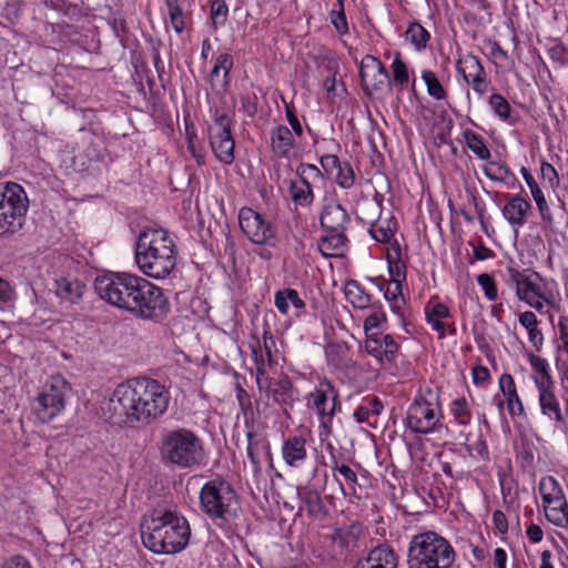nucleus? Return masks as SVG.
<instances>
[{
    "instance_id": "nucleus-1",
    "label": "nucleus",
    "mask_w": 568,
    "mask_h": 568,
    "mask_svg": "<svg viewBox=\"0 0 568 568\" xmlns=\"http://www.w3.org/2000/svg\"><path fill=\"white\" fill-rule=\"evenodd\" d=\"M169 402L170 393L159 381L136 377L119 384L102 410L113 425L139 428L162 416Z\"/></svg>"
},
{
    "instance_id": "nucleus-2",
    "label": "nucleus",
    "mask_w": 568,
    "mask_h": 568,
    "mask_svg": "<svg viewBox=\"0 0 568 568\" xmlns=\"http://www.w3.org/2000/svg\"><path fill=\"white\" fill-rule=\"evenodd\" d=\"M191 537L186 518L175 510H154L141 524V538L145 548L159 555H175L184 550Z\"/></svg>"
},
{
    "instance_id": "nucleus-3",
    "label": "nucleus",
    "mask_w": 568,
    "mask_h": 568,
    "mask_svg": "<svg viewBox=\"0 0 568 568\" xmlns=\"http://www.w3.org/2000/svg\"><path fill=\"white\" fill-rule=\"evenodd\" d=\"M134 258L139 270L148 277L161 280L176 266V244L162 227H144L136 240Z\"/></svg>"
},
{
    "instance_id": "nucleus-4",
    "label": "nucleus",
    "mask_w": 568,
    "mask_h": 568,
    "mask_svg": "<svg viewBox=\"0 0 568 568\" xmlns=\"http://www.w3.org/2000/svg\"><path fill=\"white\" fill-rule=\"evenodd\" d=\"M199 498L201 510L222 529H232L240 518V497L233 485L221 475L214 476L202 486Z\"/></svg>"
},
{
    "instance_id": "nucleus-5",
    "label": "nucleus",
    "mask_w": 568,
    "mask_h": 568,
    "mask_svg": "<svg viewBox=\"0 0 568 568\" xmlns=\"http://www.w3.org/2000/svg\"><path fill=\"white\" fill-rule=\"evenodd\" d=\"M160 458L164 465L179 469H194L204 459V448L200 437L191 429L165 430L159 442Z\"/></svg>"
},
{
    "instance_id": "nucleus-6",
    "label": "nucleus",
    "mask_w": 568,
    "mask_h": 568,
    "mask_svg": "<svg viewBox=\"0 0 568 568\" xmlns=\"http://www.w3.org/2000/svg\"><path fill=\"white\" fill-rule=\"evenodd\" d=\"M456 551L449 540L435 530H425L410 538L408 568H453Z\"/></svg>"
},
{
    "instance_id": "nucleus-7",
    "label": "nucleus",
    "mask_w": 568,
    "mask_h": 568,
    "mask_svg": "<svg viewBox=\"0 0 568 568\" xmlns=\"http://www.w3.org/2000/svg\"><path fill=\"white\" fill-rule=\"evenodd\" d=\"M146 283V278L135 274L109 272L95 277L94 291L101 300L133 315Z\"/></svg>"
},
{
    "instance_id": "nucleus-8",
    "label": "nucleus",
    "mask_w": 568,
    "mask_h": 568,
    "mask_svg": "<svg viewBox=\"0 0 568 568\" xmlns=\"http://www.w3.org/2000/svg\"><path fill=\"white\" fill-rule=\"evenodd\" d=\"M506 282L515 288L518 300L538 312L542 311L545 303L551 304L555 300L550 283L530 268L507 266Z\"/></svg>"
},
{
    "instance_id": "nucleus-9",
    "label": "nucleus",
    "mask_w": 568,
    "mask_h": 568,
    "mask_svg": "<svg viewBox=\"0 0 568 568\" xmlns=\"http://www.w3.org/2000/svg\"><path fill=\"white\" fill-rule=\"evenodd\" d=\"M28 199L24 190L17 183L0 185V239L18 233L26 220Z\"/></svg>"
},
{
    "instance_id": "nucleus-10",
    "label": "nucleus",
    "mask_w": 568,
    "mask_h": 568,
    "mask_svg": "<svg viewBox=\"0 0 568 568\" xmlns=\"http://www.w3.org/2000/svg\"><path fill=\"white\" fill-rule=\"evenodd\" d=\"M212 122L207 124L206 133L211 150L215 158L225 165L234 160L235 141L232 135L233 114L219 108L210 109Z\"/></svg>"
},
{
    "instance_id": "nucleus-11",
    "label": "nucleus",
    "mask_w": 568,
    "mask_h": 568,
    "mask_svg": "<svg viewBox=\"0 0 568 568\" xmlns=\"http://www.w3.org/2000/svg\"><path fill=\"white\" fill-rule=\"evenodd\" d=\"M69 384L62 376H51L32 405L38 419L47 423L59 415L64 409Z\"/></svg>"
},
{
    "instance_id": "nucleus-12",
    "label": "nucleus",
    "mask_w": 568,
    "mask_h": 568,
    "mask_svg": "<svg viewBox=\"0 0 568 568\" xmlns=\"http://www.w3.org/2000/svg\"><path fill=\"white\" fill-rule=\"evenodd\" d=\"M440 410L428 402L423 394L417 395L408 406L405 425L414 434H430L442 426Z\"/></svg>"
},
{
    "instance_id": "nucleus-13",
    "label": "nucleus",
    "mask_w": 568,
    "mask_h": 568,
    "mask_svg": "<svg viewBox=\"0 0 568 568\" xmlns=\"http://www.w3.org/2000/svg\"><path fill=\"white\" fill-rule=\"evenodd\" d=\"M239 224L243 234L254 244L274 246L277 242L273 224L248 206L240 210Z\"/></svg>"
},
{
    "instance_id": "nucleus-14",
    "label": "nucleus",
    "mask_w": 568,
    "mask_h": 568,
    "mask_svg": "<svg viewBox=\"0 0 568 568\" xmlns=\"http://www.w3.org/2000/svg\"><path fill=\"white\" fill-rule=\"evenodd\" d=\"M145 294L141 293L138 304H134L136 318L161 323L164 321L171 310L169 298L163 290L148 281L144 287Z\"/></svg>"
},
{
    "instance_id": "nucleus-15",
    "label": "nucleus",
    "mask_w": 568,
    "mask_h": 568,
    "mask_svg": "<svg viewBox=\"0 0 568 568\" xmlns=\"http://www.w3.org/2000/svg\"><path fill=\"white\" fill-rule=\"evenodd\" d=\"M361 85L364 93L368 97L373 92L382 91L386 85L392 88V81L386 67L379 59L372 54H366L359 64Z\"/></svg>"
},
{
    "instance_id": "nucleus-16",
    "label": "nucleus",
    "mask_w": 568,
    "mask_h": 568,
    "mask_svg": "<svg viewBox=\"0 0 568 568\" xmlns=\"http://www.w3.org/2000/svg\"><path fill=\"white\" fill-rule=\"evenodd\" d=\"M337 398V390L327 378L320 381L315 390L310 393L308 405L316 410L322 425L326 426L332 422L336 412Z\"/></svg>"
},
{
    "instance_id": "nucleus-17",
    "label": "nucleus",
    "mask_w": 568,
    "mask_h": 568,
    "mask_svg": "<svg viewBox=\"0 0 568 568\" xmlns=\"http://www.w3.org/2000/svg\"><path fill=\"white\" fill-rule=\"evenodd\" d=\"M298 511L305 513L311 521H325L329 517V507L322 493L312 484L297 486Z\"/></svg>"
},
{
    "instance_id": "nucleus-18",
    "label": "nucleus",
    "mask_w": 568,
    "mask_h": 568,
    "mask_svg": "<svg viewBox=\"0 0 568 568\" xmlns=\"http://www.w3.org/2000/svg\"><path fill=\"white\" fill-rule=\"evenodd\" d=\"M456 69L476 93L484 95L487 92L489 81L478 57L471 53L465 54L457 61Z\"/></svg>"
},
{
    "instance_id": "nucleus-19",
    "label": "nucleus",
    "mask_w": 568,
    "mask_h": 568,
    "mask_svg": "<svg viewBox=\"0 0 568 568\" xmlns=\"http://www.w3.org/2000/svg\"><path fill=\"white\" fill-rule=\"evenodd\" d=\"M520 173H521L526 184L530 189L531 195L536 202V205L538 207V211L540 213L542 222H545L549 226H552L556 223V219L562 220L567 215L565 204L561 202L558 205L555 214H552V212L544 196L541 189L539 187L538 183L536 182V180H535L534 175L530 173V171L527 168L523 166L520 169Z\"/></svg>"
},
{
    "instance_id": "nucleus-20",
    "label": "nucleus",
    "mask_w": 568,
    "mask_h": 568,
    "mask_svg": "<svg viewBox=\"0 0 568 568\" xmlns=\"http://www.w3.org/2000/svg\"><path fill=\"white\" fill-rule=\"evenodd\" d=\"M365 349L381 364H392L395 362L399 345L390 334L372 333L366 337Z\"/></svg>"
},
{
    "instance_id": "nucleus-21",
    "label": "nucleus",
    "mask_w": 568,
    "mask_h": 568,
    "mask_svg": "<svg viewBox=\"0 0 568 568\" xmlns=\"http://www.w3.org/2000/svg\"><path fill=\"white\" fill-rule=\"evenodd\" d=\"M320 163L327 175L335 173V183L344 190H349L355 184V172L348 161H342L336 154H324Z\"/></svg>"
},
{
    "instance_id": "nucleus-22",
    "label": "nucleus",
    "mask_w": 568,
    "mask_h": 568,
    "mask_svg": "<svg viewBox=\"0 0 568 568\" xmlns=\"http://www.w3.org/2000/svg\"><path fill=\"white\" fill-rule=\"evenodd\" d=\"M320 224L324 232H346L351 216L341 203L331 201L321 211Z\"/></svg>"
},
{
    "instance_id": "nucleus-23",
    "label": "nucleus",
    "mask_w": 568,
    "mask_h": 568,
    "mask_svg": "<svg viewBox=\"0 0 568 568\" xmlns=\"http://www.w3.org/2000/svg\"><path fill=\"white\" fill-rule=\"evenodd\" d=\"M307 435L294 434L288 435L282 443V457L285 464L292 468H300L306 462L307 454Z\"/></svg>"
},
{
    "instance_id": "nucleus-24",
    "label": "nucleus",
    "mask_w": 568,
    "mask_h": 568,
    "mask_svg": "<svg viewBox=\"0 0 568 568\" xmlns=\"http://www.w3.org/2000/svg\"><path fill=\"white\" fill-rule=\"evenodd\" d=\"M399 557L388 545L373 548L366 558L357 560L353 568H398Z\"/></svg>"
},
{
    "instance_id": "nucleus-25",
    "label": "nucleus",
    "mask_w": 568,
    "mask_h": 568,
    "mask_svg": "<svg viewBox=\"0 0 568 568\" xmlns=\"http://www.w3.org/2000/svg\"><path fill=\"white\" fill-rule=\"evenodd\" d=\"M267 388L273 402L282 408L286 417H290V410L297 399V390L294 388L290 378L284 376L274 383H268Z\"/></svg>"
},
{
    "instance_id": "nucleus-26",
    "label": "nucleus",
    "mask_w": 568,
    "mask_h": 568,
    "mask_svg": "<svg viewBox=\"0 0 568 568\" xmlns=\"http://www.w3.org/2000/svg\"><path fill=\"white\" fill-rule=\"evenodd\" d=\"M270 146L276 156L290 159L296 146L291 129L284 124L273 128L270 132Z\"/></svg>"
},
{
    "instance_id": "nucleus-27",
    "label": "nucleus",
    "mask_w": 568,
    "mask_h": 568,
    "mask_svg": "<svg viewBox=\"0 0 568 568\" xmlns=\"http://www.w3.org/2000/svg\"><path fill=\"white\" fill-rule=\"evenodd\" d=\"M507 203L503 207V216L513 226H523L527 222V214L531 209V204L528 200L520 195L506 194Z\"/></svg>"
},
{
    "instance_id": "nucleus-28",
    "label": "nucleus",
    "mask_w": 568,
    "mask_h": 568,
    "mask_svg": "<svg viewBox=\"0 0 568 568\" xmlns=\"http://www.w3.org/2000/svg\"><path fill=\"white\" fill-rule=\"evenodd\" d=\"M348 246L346 232H324L317 241V247L324 257H338Z\"/></svg>"
},
{
    "instance_id": "nucleus-29",
    "label": "nucleus",
    "mask_w": 568,
    "mask_h": 568,
    "mask_svg": "<svg viewBox=\"0 0 568 568\" xmlns=\"http://www.w3.org/2000/svg\"><path fill=\"white\" fill-rule=\"evenodd\" d=\"M384 409L383 402L377 396H366L354 409L353 416L358 424L374 426Z\"/></svg>"
},
{
    "instance_id": "nucleus-30",
    "label": "nucleus",
    "mask_w": 568,
    "mask_h": 568,
    "mask_svg": "<svg viewBox=\"0 0 568 568\" xmlns=\"http://www.w3.org/2000/svg\"><path fill=\"white\" fill-rule=\"evenodd\" d=\"M359 534L361 527L356 524L345 528H336L331 536L332 542L338 549L336 556H345L348 551L357 547Z\"/></svg>"
},
{
    "instance_id": "nucleus-31",
    "label": "nucleus",
    "mask_w": 568,
    "mask_h": 568,
    "mask_svg": "<svg viewBox=\"0 0 568 568\" xmlns=\"http://www.w3.org/2000/svg\"><path fill=\"white\" fill-rule=\"evenodd\" d=\"M499 388L507 402V409L511 417L524 414V405L517 394L514 377L510 374H503L499 378Z\"/></svg>"
},
{
    "instance_id": "nucleus-32",
    "label": "nucleus",
    "mask_w": 568,
    "mask_h": 568,
    "mask_svg": "<svg viewBox=\"0 0 568 568\" xmlns=\"http://www.w3.org/2000/svg\"><path fill=\"white\" fill-rule=\"evenodd\" d=\"M85 285L74 277H61L55 280L57 296L69 303H77L83 295Z\"/></svg>"
},
{
    "instance_id": "nucleus-33",
    "label": "nucleus",
    "mask_w": 568,
    "mask_h": 568,
    "mask_svg": "<svg viewBox=\"0 0 568 568\" xmlns=\"http://www.w3.org/2000/svg\"><path fill=\"white\" fill-rule=\"evenodd\" d=\"M539 393V405L544 415L556 422H564L559 402L554 393V386L537 388Z\"/></svg>"
},
{
    "instance_id": "nucleus-34",
    "label": "nucleus",
    "mask_w": 568,
    "mask_h": 568,
    "mask_svg": "<svg viewBox=\"0 0 568 568\" xmlns=\"http://www.w3.org/2000/svg\"><path fill=\"white\" fill-rule=\"evenodd\" d=\"M386 260L392 283L402 284L406 280V263L402 260V250L397 242L387 251Z\"/></svg>"
},
{
    "instance_id": "nucleus-35",
    "label": "nucleus",
    "mask_w": 568,
    "mask_h": 568,
    "mask_svg": "<svg viewBox=\"0 0 568 568\" xmlns=\"http://www.w3.org/2000/svg\"><path fill=\"white\" fill-rule=\"evenodd\" d=\"M344 293L346 300L355 308L365 310L374 303L372 296L366 293L365 288L356 280H348L345 283Z\"/></svg>"
},
{
    "instance_id": "nucleus-36",
    "label": "nucleus",
    "mask_w": 568,
    "mask_h": 568,
    "mask_svg": "<svg viewBox=\"0 0 568 568\" xmlns=\"http://www.w3.org/2000/svg\"><path fill=\"white\" fill-rule=\"evenodd\" d=\"M338 69L339 67L337 60L328 59L325 65V70L327 71L328 75L324 80V88L329 99H335L346 93L344 82L342 80H337Z\"/></svg>"
},
{
    "instance_id": "nucleus-37",
    "label": "nucleus",
    "mask_w": 568,
    "mask_h": 568,
    "mask_svg": "<svg viewBox=\"0 0 568 568\" xmlns=\"http://www.w3.org/2000/svg\"><path fill=\"white\" fill-rule=\"evenodd\" d=\"M539 490L541 494L545 514L549 511V508L554 504L560 501V498L564 495V490L560 487L558 480L551 476H548L547 478H542L540 480Z\"/></svg>"
},
{
    "instance_id": "nucleus-38",
    "label": "nucleus",
    "mask_w": 568,
    "mask_h": 568,
    "mask_svg": "<svg viewBox=\"0 0 568 568\" xmlns=\"http://www.w3.org/2000/svg\"><path fill=\"white\" fill-rule=\"evenodd\" d=\"M274 304L281 314H287L290 305L297 310H304L306 306L297 291L293 288L277 291L274 296Z\"/></svg>"
},
{
    "instance_id": "nucleus-39",
    "label": "nucleus",
    "mask_w": 568,
    "mask_h": 568,
    "mask_svg": "<svg viewBox=\"0 0 568 568\" xmlns=\"http://www.w3.org/2000/svg\"><path fill=\"white\" fill-rule=\"evenodd\" d=\"M528 361L535 372L534 381L536 387L554 386V381L549 373L548 363L545 358L532 353L528 354Z\"/></svg>"
},
{
    "instance_id": "nucleus-40",
    "label": "nucleus",
    "mask_w": 568,
    "mask_h": 568,
    "mask_svg": "<svg viewBox=\"0 0 568 568\" xmlns=\"http://www.w3.org/2000/svg\"><path fill=\"white\" fill-rule=\"evenodd\" d=\"M333 463H332V470L334 473H338L343 479L345 480L346 485H347V490L346 491L343 487V484L342 481L335 477L336 481L339 484V487L343 491L344 495H353V494H356V486H358V479H357V474L355 473V470H353L348 465L346 464H339L336 458L333 456Z\"/></svg>"
},
{
    "instance_id": "nucleus-41",
    "label": "nucleus",
    "mask_w": 568,
    "mask_h": 568,
    "mask_svg": "<svg viewBox=\"0 0 568 568\" xmlns=\"http://www.w3.org/2000/svg\"><path fill=\"white\" fill-rule=\"evenodd\" d=\"M464 141L467 148L480 160L489 161L491 158L490 150L488 149L484 138L470 129L463 132Z\"/></svg>"
},
{
    "instance_id": "nucleus-42",
    "label": "nucleus",
    "mask_w": 568,
    "mask_h": 568,
    "mask_svg": "<svg viewBox=\"0 0 568 568\" xmlns=\"http://www.w3.org/2000/svg\"><path fill=\"white\" fill-rule=\"evenodd\" d=\"M405 38L417 51H422L427 47L430 34L419 22L413 21L405 31Z\"/></svg>"
},
{
    "instance_id": "nucleus-43",
    "label": "nucleus",
    "mask_w": 568,
    "mask_h": 568,
    "mask_svg": "<svg viewBox=\"0 0 568 568\" xmlns=\"http://www.w3.org/2000/svg\"><path fill=\"white\" fill-rule=\"evenodd\" d=\"M560 499V501H557L549 508V511L546 513V518L552 525L566 528L568 527V503L565 494Z\"/></svg>"
},
{
    "instance_id": "nucleus-44",
    "label": "nucleus",
    "mask_w": 568,
    "mask_h": 568,
    "mask_svg": "<svg viewBox=\"0 0 568 568\" xmlns=\"http://www.w3.org/2000/svg\"><path fill=\"white\" fill-rule=\"evenodd\" d=\"M390 69L393 73L392 87H399V90H402L409 82V71L402 59L400 52H395Z\"/></svg>"
},
{
    "instance_id": "nucleus-45",
    "label": "nucleus",
    "mask_w": 568,
    "mask_h": 568,
    "mask_svg": "<svg viewBox=\"0 0 568 568\" xmlns=\"http://www.w3.org/2000/svg\"><path fill=\"white\" fill-rule=\"evenodd\" d=\"M394 290L387 287L384 291V297L389 303L393 313L399 316V320L405 324V316L403 313V306L405 305V298L402 291V284H394Z\"/></svg>"
},
{
    "instance_id": "nucleus-46",
    "label": "nucleus",
    "mask_w": 568,
    "mask_h": 568,
    "mask_svg": "<svg viewBox=\"0 0 568 568\" xmlns=\"http://www.w3.org/2000/svg\"><path fill=\"white\" fill-rule=\"evenodd\" d=\"M288 193L291 196V200L296 206H310L313 204L315 194L313 189H304L301 186H297L294 180H291L288 183Z\"/></svg>"
},
{
    "instance_id": "nucleus-47",
    "label": "nucleus",
    "mask_w": 568,
    "mask_h": 568,
    "mask_svg": "<svg viewBox=\"0 0 568 568\" xmlns=\"http://www.w3.org/2000/svg\"><path fill=\"white\" fill-rule=\"evenodd\" d=\"M210 9L211 27L216 31L226 23L229 8L224 0H211Z\"/></svg>"
},
{
    "instance_id": "nucleus-48",
    "label": "nucleus",
    "mask_w": 568,
    "mask_h": 568,
    "mask_svg": "<svg viewBox=\"0 0 568 568\" xmlns=\"http://www.w3.org/2000/svg\"><path fill=\"white\" fill-rule=\"evenodd\" d=\"M234 65V59L229 53H222L217 55L215 60V64L211 70V81L219 77L220 71H223V84L227 85L230 83V72Z\"/></svg>"
},
{
    "instance_id": "nucleus-49",
    "label": "nucleus",
    "mask_w": 568,
    "mask_h": 568,
    "mask_svg": "<svg viewBox=\"0 0 568 568\" xmlns=\"http://www.w3.org/2000/svg\"><path fill=\"white\" fill-rule=\"evenodd\" d=\"M234 377L236 379V384H235L236 399H237L239 406L241 408V412L247 419V417L254 416L251 396L248 395V393L245 390L242 383L240 382V379H244V377L242 375H240L239 373H235Z\"/></svg>"
},
{
    "instance_id": "nucleus-50",
    "label": "nucleus",
    "mask_w": 568,
    "mask_h": 568,
    "mask_svg": "<svg viewBox=\"0 0 568 568\" xmlns=\"http://www.w3.org/2000/svg\"><path fill=\"white\" fill-rule=\"evenodd\" d=\"M450 413L458 425L467 426L470 424L471 413L465 397H459L452 402Z\"/></svg>"
},
{
    "instance_id": "nucleus-51",
    "label": "nucleus",
    "mask_w": 568,
    "mask_h": 568,
    "mask_svg": "<svg viewBox=\"0 0 568 568\" xmlns=\"http://www.w3.org/2000/svg\"><path fill=\"white\" fill-rule=\"evenodd\" d=\"M422 79L424 80V82L426 84L427 93L432 98H434L436 100L446 99L447 93H446L444 87L442 85L440 81L438 80L437 75L435 74V72H433L430 70H424L422 72Z\"/></svg>"
},
{
    "instance_id": "nucleus-52",
    "label": "nucleus",
    "mask_w": 568,
    "mask_h": 568,
    "mask_svg": "<svg viewBox=\"0 0 568 568\" xmlns=\"http://www.w3.org/2000/svg\"><path fill=\"white\" fill-rule=\"evenodd\" d=\"M397 223L394 220H387L386 225L383 224H372L369 227V234L372 237L381 243H388L395 233Z\"/></svg>"
},
{
    "instance_id": "nucleus-53",
    "label": "nucleus",
    "mask_w": 568,
    "mask_h": 568,
    "mask_svg": "<svg viewBox=\"0 0 568 568\" xmlns=\"http://www.w3.org/2000/svg\"><path fill=\"white\" fill-rule=\"evenodd\" d=\"M369 308H372V313L365 318L363 324L366 336L371 335L369 332L372 329L379 327L387 321L386 314L379 302L372 303Z\"/></svg>"
},
{
    "instance_id": "nucleus-54",
    "label": "nucleus",
    "mask_w": 568,
    "mask_h": 568,
    "mask_svg": "<svg viewBox=\"0 0 568 568\" xmlns=\"http://www.w3.org/2000/svg\"><path fill=\"white\" fill-rule=\"evenodd\" d=\"M488 104L498 118H500L503 121H509L511 106L501 94H491L489 97Z\"/></svg>"
},
{
    "instance_id": "nucleus-55",
    "label": "nucleus",
    "mask_w": 568,
    "mask_h": 568,
    "mask_svg": "<svg viewBox=\"0 0 568 568\" xmlns=\"http://www.w3.org/2000/svg\"><path fill=\"white\" fill-rule=\"evenodd\" d=\"M477 283L483 288L485 297L493 302L498 297V290L493 275L481 273L477 276Z\"/></svg>"
},
{
    "instance_id": "nucleus-56",
    "label": "nucleus",
    "mask_w": 568,
    "mask_h": 568,
    "mask_svg": "<svg viewBox=\"0 0 568 568\" xmlns=\"http://www.w3.org/2000/svg\"><path fill=\"white\" fill-rule=\"evenodd\" d=\"M489 164L495 168V170L491 168L484 169V173L489 180L503 182L509 176L515 178L506 163L489 162Z\"/></svg>"
},
{
    "instance_id": "nucleus-57",
    "label": "nucleus",
    "mask_w": 568,
    "mask_h": 568,
    "mask_svg": "<svg viewBox=\"0 0 568 568\" xmlns=\"http://www.w3.org/2000/svg\"><path fill=\"white\" fill-rule=\"evenodd\" d=\"M187 136V149L191 153V155L196 161L197 165H203L205 163V152L203 146L201 145L197 135L194 131L186 132Z\"/></svg>"
},
{
    "instance_id": "nucleus-58",
    "label": "nucleus",
    "mask_w": 568,
    "mask_h": 568,
    "mask_svg": "<svg viewBox=\"0 0 568 568\" xmlns=\"http://www.w3.org/2000/svg\"><path fill=\"white\" fill-rule=\"evenodd\" d=\"M331 23L334 26L339 36H345L349 32L345 9L333 10L331 12Z\"/></svg>"
},
{
    "instance_id": "nucleus-59",
    "label": "nucleus",
    "mask_w": 568,
    "mask_h": 568,
    "mask_svg": "<svg viewBox=\"0 0 568 568\" xmlns=\"http://www.w3.org/2000/svg\"><path fill=\"white\" fill-rule=\"evenodd\" d=\"M261 440H258L256 438V435L252 432H248L247 433V456L251 460V463L258 467L260 466V456H258V453H260V446H261Z\"/></svg>"
},
{
    "instance_id": "nucleus-60",
    "label": "nucleus",
    "mask_w": 568,
    "mask_h": 568,
    "mask_svg": "<svg viewBox=\"0 0 568 568\" xmlns=\"http://www.w3.org/2000/svg\"><path fill=\"white\" fill-rule=\"evenodd\" d=\"M540 174L544 182H547L550 187L559 185V176L552 164L542 161L540 165Z\"/></svg>"
},
{
    "instance_id": "nucleus-61",
    "label": "nucleus",
    "mask_w": 568,
    "mask_h": 568,
    "mask_svg": "<svg viewBox=\"0 0 568 568\" xmlns=\"http://www.w3.org/2000/svg\"><path fill=\"white\" fill-rule=\"evenodd\" d=\"M285 115L293 134L296 135L297 138H301L303 135V126L292 104L285 103Z\"/></svg>"
},
{
    "instance_id": "nucleus-62",
    "label": "nucleus",
    "mask_w": 568,
    "mask_h": 568,
    "mask_svg": "<svg viewBox=\"0 0 568 568\" xmlns=\"http://www.w3.org/2000/svg\"><path fill=\"white\" fill-rule=\"evenodd\" d=\"M173 30L181 34L185 29V16L182 7L174 8L168 12Z\"/></svg>"
},
{
    "instance_id": "nucleus-63",
    "label": "nucleus",
    "mask_w": 568,
    "mask_h": 568,
    "mask_svg": "<svg viewBox=\"0 0 568 568\" xmlns=\"http://www.w3.org/2000/svg\"><path fill=\"white\" fill-rule=\"evenodd\" d=\"M450 314L449 308L444 303H436L432 308L426 307V320H444Z\"/></svg>"
},
{
    "instance_id": "nucleus-64",
    "label": "nucleus",
    "mask_w": 568,
    "mask_h": 568,
    "mask_svg": "<svg viewBox=\"0 0 568 568\" xmlns=\"http://www.w3.org/2000/svg\"><path fill=\"white\" fill-rule=\"evenodd\" d=\"M1 568H32L29 560L21 555H14L3 562Z\"/></svg>"
}]
</instances>
